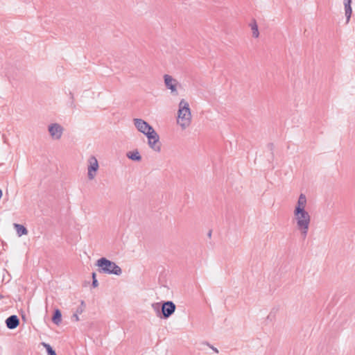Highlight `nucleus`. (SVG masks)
Instances as JSON below:
<instances>
[{"instance_id":"obj_1","label":"nucleus","mask_w":355,"mask_h":355,"mask_svg":"<svg viewBox=\"0 0 355 355\" xmlns=\"http://www.w3.org/2000/svg\"><path fill=\"white\" fill-rule=\"evenodd\" d=\"M306 197L304 194L301 193L293 211V221L303 239H306L311 224V216L306 210Z\"/></svg>"},{"instance_id":"obj_2","label":"nucleus","mask_w":355,"mask_h":355,"mask_svg":"<svg viewBox=\"0 0 355 355\" xmlns=\"http://www.w3.org/2000/svg\"><path fill=\"white\" fill-rule=\"evenodd\" d=\"M133 123L138 131L146 136L149 147L155 152L159 153L161 151L159 137L154 128L141 119H134Z\"/></svg>"},{"instance_id":"obj_3","label":"nucleus","mask_w":355,"mask_h":355,"mask_svg":"<svg viewBox=\"0 0 355 355\" xmlns=\"http://www.w3.org/2000/svg\"><path fill=\"white\" fill-rule=\"evenodd\" d=\"M192 115L189 103L184 98L178 104L177 123L182 130H185L191 123Z\"/></svg>"},{"instance_id":"obj_4","label":"nucleus","mask_w":355,"mask_h":355,"mask_svg":"<svg viewBox=\"0 0 355 355\" xmlns=\"http://www.w3.org/2000/svg\"><path fill=\"white\" fill-rule=\"evenodd\" d=\"M96 265L100 268V272L103 273L116 275H121L122 273V270L119 266L104 257L99 259Z\"/></svg>"},{"instance_id":"obj_5","label":"nucleus","mask_w":355,"mask_h":355,"mask_svg":"<svg viewBox=\"0 0 355 355\" xmlns=\"http://www.w3.org/2000/svg\"><path fill=\"white\" fill-rule=\"evenodd\" d=\"M99 168V164L96 157L92 155L87 159V178L89 180H93Z\"/></svg>"},{"instance_id":"obj_6","label":"nucleus","mask_w":355,"mask_h":355,"mask_svg":"<svg viewBox=\"0 0 355 355\" xmlns=\"http://www.w3.org/2000/svg\"><path fill=\"white\" fill-rule=\"evenodd\" d=\"M163 78L165 87L171 91V94H178V88L180 87L178 80L168 74H165Z\"/></svg>"},{"instance_id":"obj_7","label":"nucleus","mask_w":355,"mask_h":355,"mask_svg":"<svg viewBox=\"0 0 355 355\" xmlns=\"http://www.w3.org/2000/svg\"><path fill=\"white\" fill-rule=\"evenodd\" d=\"M49 132L53 139L59 140L63 134L64 128L59 123H51L48 127Z\"/></svg>"},{"instance_id":"obj_8","label":"nucleus","mask_w":355,"mask_h":355,"mask_svg":"<svg viewBox=\"0 0 355 355\" xmlns=\"http://www.w3.org/2000/svg\"><path fill=\"white\" fill-rule=\"evenodd\" d=\"M175 304L171 301H167L162 304V313L164 318H168L170 317L175 311Z\"/></svg>"},{"instance_id":"obj_9","label":"nucleus","mask_w":355,"mask_h":355,"mask_svg":"<svg viewBox=\"0 0 355 355\" xmlns=\"http://www.w3.org/2000/svg\"><path fill=\"white\" fill-rule=\"evenodd\" d=\"M6 324L8 329H14L19 324V320L17 315H12L6 319Z\"/></svg>"},{"instance_id":"obj_10","label":"nucleus","mask_w":355,"mask_h":355,"mask_svg":"<svg viewBox=\"0 0 355 355\" xmlns=\"http://www.w3.org/2000/svg\"><path fill=\"white\" fill-rule=\"evenodd\" d=\"M343 4L345 7V14L347 19V23L349 22L352 13V0H343Z\"/></svg>"},{"instance_id":"obj_11","label":"nucleus","mask_w":355,"mask_h":355,"mask_svg":"<svg viewBox=\"0 0 355 355\" xmlns=\"http://www.w3.org/2000/svg\"><path fill=\"white\" fill-rule=\"evenodd\" d=\"M126 156L128 159L135 162H140L142 159L138 150L128 152Z\"/></svg>"},{"instance_id":"obj_12","label":"nucleus","mask_w":355,"mask_h":355,"mask_svg":"<svg viewBox=\"0 0 355 355\" xmlns=\"http://www.w3.org/2000/svg\"><path fill=\"white\" fill-rule=\"evenodd\" d=\"M250 27L252 30V37L254 38H258L259 36V32L258 29V25L254 19L250 24Z\"/></svg>"},{"instance_id":"obj_13","label":"nucleus","mask_w":355,"mask_h":355,"mask_svg":"<svg viewBox=\"0 0 355 355\" xmlns=\"http://www.w3.org/2000/svg\"><path fill=\"white\" fill-rule=\"evenodd\" d=\"M14 227L19 236L26 235L28 234V230L24 225L15 223Z\"/></svg>"},{"instance_id":"obj_14","label":"nucleus","mask_w":355,"mask_h":355,"mask_svg":"<svg viewBox=\"0 0 355 355\" xmlns=\"http://www.w3.org/2000/svg\"><path fill=\"white\" fill-rule=\"evenodd\" d=\"M62 314L59 309H56L54 312V315L52 318L53 322L55 324H59L61 322Z\"/></svg>"},{"instance_id":"obj_15","label":"nucleus","mask_w":355,"mask_h":355,"mask_svg":"<svg viewBox=\"0 0 355 355\" xmlns=\"http://www.w3.org/2000/svg\"><path fill=\"white\" fill-rule=\"evenodd\" d=\"M42 345L46 348L48 355H56L55 350L51 347L50 345L42 343Z\"/></svg>"},{"instance_id":"obj_16","label":"nucleus","mask_w":355,"mask_h":355,"mask_svg":"<svg viewBox=\"0 0 355 355\" xmlns=\"http://www.w3.org/2000/svg\"><path fill=\"white\" fill-rule=\"evenodd\" d=\"M92 278H93L92 286L94 287H97L98 284L97 280L96 279V274L94 272L92 274Z\"/></svg>"},{"instance_id":"obj_17","label":"nucleus","mask_w":355,"mask_h":355,"mask_svg":"<svg viewBox=\"0 0 355 355\" xmlns=\"http://www.w3.org/2000/svg\"><path fill=\"white\" fill-rule=\"evenodd\" d=\"M152 307L154 310L159 311V303H154L152 304Z\"/></svg>"},{"instance_id":"obj_18","label":"nucleus","mask_w":355,"mask_h":355,"mask_svg":"<svg viewBox=\"0 0 355 355\" xmlns=\"http://www.w3.org/2000/svg\"><path fill=\"white\" fill-rule=\"evenodd\" d=\"M72 319L74 320L75 321H78L79 320V317H78V314L77 313H74L72 316Z\"/></svg>"},{"instance_id":"obj_19","label":"nucleus","mask_w":355,"mask_h":355,"mask_svg":"<svg viewBox=\"0 0 355 355\" xmlns=\"http://www.w3.org/2000/svg\"><path fill=\"white\" fill-rule=\"evenodd\" d=\"M83 307H79V308L77 309L76 313L80 314V313H83Z\"/></svg>"},{"instance_id":"obj_20","label":"nucleus","mask_w":355,"mask_h":355,"mask_svg":"<svg viewBox=\"0 0 355 355\" xmlns=\"http://www.w3.org/2000/svg\"><path fill=\"white\" fill-rule=\"evenodd\" d=\"M211 348H212V349H213L215 352H216V353H218V349H217L216 348H215V347H212Z\"/></svg>"},{"instance_id":"obj_21","label":"nucleus","mask_w":355,"mask_h":355,"mask_svg":"<svg viewBox=\"0 0 355 355\" xmlns=\"http://www.w3.org/2000/svg\"><path fill=\"white\" fill-rule=\"evenodd\" d=\"M81 305H82V306H83V305H84V302H83V301H82V302H81Z\"/></svg>"},{"instance_id":"obj_22","label":"nucleus","mask_w":355,"mask_h":355,"mask_svg":"<svg viewBox=\"0 0 355 355\" xmlns=\"http://www.w3.org/2000/svg\"><path fill=\"white\" fill-rule=\"evenodd\" d=\"M3 298V296L1 295H0V300H1Z\"/></svg>"}]
</instances>
